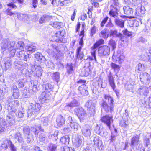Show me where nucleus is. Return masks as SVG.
I'll use <instances>...</instances> for the list:
<instances>
[{
    "mask_svg": "<svg viewBox=\"0 0 151 151\" xmlns=\"http://www.w3.org/2000/svg\"><path fill=\"white\" fill-rule=\"evenodd\" d=\"M118 9L117 7H114L112 5H110V10L109 12V15L115 18L117 17L118 15Z\"/></svg>",
    "mask_w": 151,
    "mask_h": 151,
    "instance_id": "obj_19",
    "label": "nucleus"
},
{
    "mask_svg": "<svg viewBox=\"0 0 151 151\" xmlns=\"http://www.w3.org/2000/svg\"><path fill=\"white\" fill-rule=\"evenodd\" d=\"M11 141L6 140L4 141L1 145V149L4 150L7 149Z\"/></svg>",
    "mask_w": 151,
    "mask_h": 151,
    "instance_id": "obj_42",
    "label": "nucleus"
},
{
    "mask_svg": "<svg viewBox=\"0 0 151 151\" xmlns=\"http://www.w3.org/2000/svg\"><path fill=\"white\" fill-rule=\"evenodd\" d=\"M99 36L104 39L107 38L108 37V34L107 33L106 29H104L102 30L99 34Z\"/></svg>",
    "mask_w": 151,
    "mask_h": 151,
    "instance_id": "obj_52",
    "label": "nucleus"
},
{
    "mask_svg": "<svg viewBox=\"0 0 151 151\" xmlns=\"http://www.w3.org/2000/svg\"><path fill=\"white\" fill-rule=\"evenodd\" d=\"M108 81L110 85L113 90L114 91L116 96H118L119 94V92L116 90L115 89L116 85L114 81V78L113 77L111 73H110L108 76Z\"/></svg>",
    "mask_w": 151,
    "mask_h": 151,
    "instance_id": "obj_10",
    "label": "nucleus"
},
{
    "mask_svg": "<svg viewBox=\"0 0 151 151\" xmlns=\"http://www.w3.org/2000/svg\"><path fill=\"white\" fill-rule=\"evenodd\" d=\"M50 19L49 16L47 15H44L42 16L39 20V22L41 23H45L47 21H48Z\"/></svg>",
    "mask_w": 151,
    "mask_h": 151,
    "instance_id": "obj_48",
    "label": "nucleus"
},
{
    "mask_svg": "<svg viewBox=\"0 0 151 151\" xmlns=\"http://www.w3.org/2000/svg\"><path fill=\"white\" fill-rule=\"evenodd\" d=\"M120 52V51H117L116 54L113 55L112 58L113 59H115L117 62L119 64H121L124 61V56Z\"/></svg>",
    "mask_w": 151,
    "mask_h": 151,
    "instance_id": "obj_17",
    "label": "nucleus"
},
{
    "mask_svg": "<svg viewBox=\"0 0 151 151\" xmlns=\"http://www.w3.org/2000/svg\"><path fill=\"white\" fill-rule=\"evenodd\" d=\"M22 96L24 98H29L32 96L33 94L32 91L29 89V88L24 89L22 91Z\"/></svg>",
    "mask_w": 151,
    "mask_h": 151,
    "instance_id": "obj_26",
    "label": "nucleus"
},
{
    "mask_svg": "<svg viewBox=\"0 0 151 151\" xmlns=\"http://www.w3.org/2000/svg\"><path fill=\"white\" fill-rule=\"evenodd\" d=\"M11 91L12 95L14 99H17L19 96L20 93L19 90L18 89L15 83L13 84L11 87Z\"/></svg>",
    "mask_w": 151,
    "mask_h": 151,
    "instance_id": "obj_14",
    "label": "nucleus"
},
{
    "mask_svg": "<svg viewBox=\"0 0 151 151\" xmlns=\"http://www.w3.org/2000/svg\"><path fill=\"white\" fill-rule=\"evenodd\" d=\"M52 49L47 50V52L50 56L53 57L56 55V52H59V51L56 42L52 44L51 45Z\"/></svg>",
    "mask_w": 151,
    "mask_h": 151,
    "instance_id": "obj_11",
    "label": "nucleus"
},
{
    "mask_svg": "<svg viewBox=\"0 0 151 151\" xmlns=\"http://www.w3.org/2000/svg\"><path fill=\"white\" fill-rule=\"evenodd\" d=\"M39 130L41 131H44V129L42 128L41 126H39L37 127H34L31 128V131L34 133L35 137L37 136L39 132Z\"/></svg>",
    "mask_w": 151,
    "mask_h": 151,
    "instance_id": "obj_33",
    "label": "nucleus"
},
{
    "mask_svg": "<svg viewBox=\"0 0 151 151\" xmlns=\"http://www.w3.org/2000/svg\"><path fill=\"white\" fill-rule=\"evenodd\" d=\"M62 37H65V31L64 30L59 31L55 34L54 37V40L56 42H61L62 40V38L59 37V36Z\"/></svg>",
    "mask_w": 151,
    "mask_h": 151,
    "instance_id": "obj_12",
    "label": "nucleus"
},
{
    "mask_svg": "<svg viewBox=\"0 0 151 151\" xmlns=\"http://www.w3.org/2000/svg\"><path fill=\"white\" fill-rule=\"evenodd\" d=\"M43 91L50 93L52 90L53 87L50 83H45L42 85Z\"/></svg>",
    "mask_w": 151,
    "mask_h": 151,
    "instance_id": "obj_30",
    "label": "nucleus"
},
{
    "mask_svg": "<svg viewBox=\"0 0 151 151\" xmlns=\"http://www.w3.org/2000/svg\"><path fill=\"white\" fill-rule=\"evenodd\" d=\"M23 48H24V47ZM22 50H21L19 51V52H17V56L19 59L27 62L29 60L30 55L27 53V52L22 50ZM18 50H20L17 49L16 51Z\"/></svg>",
    "mask_w": 151,
    "mask_h": 151,
    "instance_id": "obj_6",
    "label": "nucleus"
},
{
    "mask_svg": "<svg viewBox=\"0 0 151 151\" xmlns=\"http://www.w3.org/2000/svg\"><path fill=\"white\" fill-rule=\"evenodd\" d=\"M4 61L6 69H7L10 68L12 64L11 58L9 57H5L4 59Z\"/></svg>",
    "mask_w": 151,
    "mask_h": 151,
    "instance_id": "obj_34",
    "label": "nucleus"
},
{
    "mask_svg": "<svg viewBox=\"0 0 151 151\" xmlns=\"http://www.w3.org/2000/svg\"><path fill=\"white\" fill-rule=\"evenodd\" d=\"M83 139L82 137L78 135L74 140V145L77 148H79L81 147Z\"/></svg>",
    "mask_w": 151,
    "mask_h": 151,
    "instance_id": "obj_23",
    "label": "nucleus"
},
{
    "mask_svg": "<svg viewBox=\"0 0 151 151\" xmlns=\"http://www.w3.org/2000/svg\"><path fill=\"white\" fill-rule=\"evenodd\" d=\"M90 74V70L89 68H85L82 69L81 75L82 76H87Z\"/></svg>",
    "mask_w": 151,
    "mask_h": 151,
    "instance_id": "obj_41",
    "label": "nucleus"
},
{
    "mask_svg": "<svg viewBox=\"0 0 151 151\" xmlns=\"http://www.w3.org/2000/svg\"><path fill=\"white\" fill-rule=\"evenodd\" d=\"M46 65L48 68L51 69L54 68V65L53 63L52 60H49L48 61L46 64Z\"/></svg>",
    "mask_w": 151,
    "mask_h": 151,
    "instance_id": "obj_64",
    "label": "nucleus"
},
{
    "mask_svg": "<svg viewBox=\"0 0 151 151\" xmlns=\"http://www.w3.org/2000/svg\"><path fill=\"white\" fill-rule=\"evenodd\" d=\"M138 70L139 71H144L145 70L146 68L144 65L139 63L137 66Z\"/></svg>",
    "mask_w": 151,
    "mask_h": 151,
    "instance_id": "obj_62",
    "label": "nucleus"
},
{
    "mask_svg": "<svg viewBox=\"0 0 151 151\" xmlns=\"http://www.w3.org/2000/svg\"><path fill=\"white\" fill-rule=\"evenodd\" d=\"M25 49L30 53H32L36 50V47L33 45H27L25 47Z\"/></svg>",
    "mask_w": 151,
    "mask_h": 151,
    "instance_id": "obj_40",
    "label": "nucleus"
},
{
    "mask_svg": "<svg viewBox=\"0 0 151 151\" xmlns=\"http://www.w3.org/2000/svg\"><path fill=\"white\" fill-rule=\"evenodd\" d=\"M115 24L117 26L122 28L124 27L125 21L118 17L116 18L114 20Z\"/></svg>",
    "mask_w": 151,
    "mask_h": 151,
    "instance_id": "obj_29",
    "label": "nucleus"
},
{
    "mask_svg": "<svg viewBox=\"0 0 151 151\" xmlns=\"http://www.w3.org/2000/svg\"><path fill=\"white\" fill-rule=\"evenodd\" d=\"M96 79L98 82V86L100 87L105 88L106 87V84L105 83H103L102 80L101 78H97Z\"/></svg>",
    "mask_w": 151,
    "mask_h": 151,
    "instance_id": "obj_51",
    "label": "nucleus"
},
{
    "mask_svg": "<svg viewBox=\"0 0 151 151\" xmlns=\"http://www.w3.org/2000/svg\"><path fill=\"white\" fill-rule=\"evenodd\" d=\"M112 117L108 115H105L102 117L101 118V121L107 125L109 129L111 127V120Z\"/></svg>",
    "mask_w": 151,
    "mask_h": 151,
    "instance_id": "obj_22",
    "label": "nucleus"
},
{
    "mask_svg": "<svg viewBox=\"0 0 151 151\" xmlns=\"http://www.w3.org/2000/svg\"><path fill=\"white\" fill-rule=\"evenodd\" d=\"M14 64L15 65V69H17L20 70H22L25 69L26 67H27L28 64L27 63L23 64L21 61H19L18 60H16L14 62Z\"/></svg>",
    "mask_w": 151,
    "mask_h": 151,
    "instance_id": "obj_21",
    "label": "nucleus"
},
{
    "mask_svg": "<svg viewBox=\"0 0 151 151\" xmlns=\"http://www.w3.org/2000/svg\"><path fill=\"white\" fill-rule=\"evenodd\" d=\"M91 130V127L87 124L83 126L81 129L82 134L86 137H89L90 136Z\"/></svg>",
    "mask_w": 151,
    "mask_h": 151,
    "instance_id": "obj_13",
    "label": "nucleus"
},
{
    "mask_svg": "<svg viewBox=\"0 0 151 151\" xmlns=\"http://www.w3.org/2000/svg\"><path fill=\"white\" fill-rule=\"evenodd\" d=\"M25 81V79H19L17 81L19 88H21L24 86V83Z\"/></svg>",
    "mask_w": 151,
    "mask_h": 151,
    "instance_id": "obj_60",
    "label": "nucleus"
},
{
    "mask_svg": "<svg viewBox=\"0 0 151 151\" xmlns=\"http://www.w3.org/2000/svg\"><path fill=\"white\" fill-rule=\"evenodd\" d=\"M57 145L52 143L48 145L47 150L48 151H56Z\"/></svg>",
    "mask_w": 151,
    "mask_h": 151,
    "instance_id": "obj_47",
    "label": "nucleus"
},
{
    "mask_svg": "<svg viewBox=\"0 0 151 151\" xmlns=\"http://www.w3.org/2000/svg\"><path fill=\"white\" fill-rule=\"evenodd\" d=\"M62 23L61 22H51L50 23V24L52 26L55 28L57 29H59L62 25Z\"/></svg>",
    "mask_w": 151,
    "mask_h": 151,
    "instance_id": "obj_46",
    "label": "nucleus"
},
{
    "mask_svg": "<svg viewBox=\"0 0 151 151\" xmlns=\"http://www.w3.org/2000/svg\"><path fill=\"white\" fill-rule=\"evenodd\" d=\"M12 2L7 4L8 6L9 7L10 9H15L17 8L16 6L13 3L18 1V3L22 4L24 0H12Z\"/></svg>",
    "mask_w": 151,
    "mask_h": 151,
    "instance_id": "obj_37",
    "label": "nucleus"
},
{
    "mask_svg": "<svg viewBox=\"0 0 151 151\" xmlns=\"http://www.w3.org/2000/svg\"><path fill=\"white\" fill-rule=\"evenodd\" d=\"M8 112L6 122L3 119H0V132L4 131L6 128L10 127L15 122V113L11 110H9Z\"/></svg>",
    "mask_w": 151,
    "mask_h": 151,
    "instance_id": "obj_2",
    "label": "nucleus"
},
{
    "mask_svg": "<svg viewBox=\"0 0 151 151\" xmlns=\"http://www.w3.org/2000/svg\"><path fill=\"white\" fill-rule=\"evenodd\" d=\"M101 107V111L103 110H105L106 112L109 111V107L107 103L104 101L102 100V102L100 104Z\"/></svg>",
    "mask_w": 151,
    "mask_h": 151,
    "instance_id": "obj_39",
    "label": "nucleus"
},
{
    "mask_svg": "<svg viewBox=\"0 0 151 151\" xmlns=\"http://www.w3.org/2000/svg\"><path fill=\"white\" fill-rule=\"evenodd\" d=\"M41 106L39 103H31L27 110V116H35L39 114Z\"/></svg>",
    "mask_w": 151,
    "mask_h": 151,
    "instance_id": "obj_3",
    "label": "nucleus"
},
{
    "mask_svg": "<svg viewBox=\"0 0 151 151\" xmlns=\"http://www.w3.org/2000/svg\"><path fill=\"white\" fill-rule=\"evenodd\" d=\"M51 76L54 80H55L57 82H58L59 80V74L58 72H55L52 74Z\"/></svg>",
    "mask_w": 151,
    "mask_h": 151,
    "instance_id": "obj_55",
    "label": "nucleus"
},
{
    "mask_svg": "<svg viewBox=\"0 0 151 151\" xmlns=\"http://www.w3.org/2000/svg\"><path fill=\"white\" fill-rule=\"evenodd\" d=\"M96 104L93 102L92 100L88 101L86 104L85 106L87 108L89 109L92 112H94L95 111Z\"/></svg>",
    "mask_w": 151,
    "mask_h": 151,
    "instance_id": "obj_25",
    "label": "nucleus"
},
{
    "mask_svg": "<svg viewBox=\"0 0 151 151\" xmlns=\"http://www.w3.org/2000/svg\"><path fill=\"white\" fill-rule=\"evenodd\" d=\"M7 102L9 103L8 110H11L15 113L19 106V101L17 100H14L11 96H9L8 97Z\"/></svg>",
    "mask_w": 151,
    "mask_h": 151,
    "instance_id": "obj_5",
    "label": "nucleus"
},
{
    "mask_svg": "<svg viewBox=\"0 0 151 151\" xmlns=\"http://www.w3.org/2000/svg\"><path fill=\"white\" fill-rule=\"evenodd\" d=\"M109 45L111 46L114 50L115 49L116 47V43L115 40H113L112 39H111L110 40L109 42Z\"/></svg>",
    "mask_w": 151,
    "mask_h": 151,
    "instance_id": "obj_59",
    "label": "nucleus"
},
{
    "mask_svg": "<svg viewBox=\"0 0 151 151\" xmlns=\"http://www.w3.org/2000/svg\"><path fill=\"white\" fill-rule=\"evenodd\" d=\"M65 119L62 116L60 115L58 116L56 119L58 127H60L63 125L65 123Z\"/></svg>",
    "mask_w": 151,
    "mask_h": 151,
    "instance_id": "obj_28",
    "label": "nucleus"
},
{
    "mask_svg": "<svg viewBox=\"0 0 151 151\" xmlns=\"http://www.w3.org/2000/svg\"><path fill=\"white\" fill-rule=\"evenodd\" d=\"M139 136L138 135H136L132 138L131 143V146L132 148H134L135 146L138 145L139 144Z\"/></svg>",
    "mask_w": 151,
    "mask_h": 151,
    "instance_id": "obj_32",
    "label": "nucleus"
},
{
    "mask_svg": "<svg viewBox=\"0 0 151 151\" xmlns=\"http://www.w3.org/2000/svg\"><path fill=\"white\" fill-rule=\"evenodd\" d=\"M104 42V40L102 39H100L98 40L91 47L92 51L91 52L92 57H89L86 59L85 61V63L88 62L90 63V60H95L96 61V49L99 47L100 45L103 44Z\"/></svg>",
    "mask_w": 151,
    "mask_h": 151,
    "instance_id": "obj_4",
    "label": "nucleus"
},
{
    "mask_svg": "<svg viewBox=\"0 0 151 151\" xmlns=\"http://www.w3.org/2000/svg\"><path fill=\"white\" fill-rule=\"evenodd\" d=\"M110 2L111 3V5H112L114 7H116L118 8L121 6L118 0H110Z\"/></svg>",
    "mask_w": 151,
    "mask_h": 151,
    "instance_id": "obj_49",
    "label": "nucleus"
},
{
    "mask_svg": "<svg viewBox=\"0 0 151 151\" xmlns=\"http://www.w3.org/2000/svg\"><path fill=\"white\" fill-rule=\"evenodd\" d=\"M124 13L127 15H131L133 13V9L128 6H124L123 8Z\"/></svg>",
    "mask_w": 151,
    "mask_h": 151,
    "instance_id": "obj_43",
    "label": "nucleus"
},
{
    "mask_svg": "<svg viewBox=\"0 0 151 151\" xmlns=\"http://www.w3.org/2000/svg\"><path fill=\"white\" fill-rule=\"evenodd\" d=\"M95 132L99 135L103 136H104V129L103 128L98 126H96L95 129Z\"/></svg>",
    "mask_w": 151,
    "mask_h": 151,
    "instance_id": "obj_36",
    "label": "nucleus"
},
{
    "mask_svg": "<svg viewBox=\"0 0 151 151\" xmlns=\"http://www.w3.org/2000/svg\"><path fill=\"white\" fill-rule=\"evenodd\" d=\"M25 138L26 142L28 143H29L34 140L33 135L32 134L25 135Z\"/></svg>",
    "mask_w": 151,
    "mask_h": 151,
    "instance_id": "obj_50",
    "label": "nucleus"
},
{
    "mask_svg": "<svg viewBox=\"0 0 151 151\" xmlns=\"http://www.w3.org/2000/svg\"><path fill=\"white\" fill-rule=\"evenodd\" d=\"M151 77L150 75L147 73L144 72L142 73L140 75V80L141 82L145 83L148 84L150 83Z\"/></svg>",
    "mask_w": 151,
    "mask_h": 151,
    "instance_id": "obj_16",
    "label": "nucleus"
},
{
    "mask_svg": "<svg viewBox=\"0 0 151 151\" xmlns=\"http://www.w3.org/2000/svg\"><path fill=\"white\" fill-rule=\"evenodd\" d=\"M37 81H35V82H33L32 83V82H31V86H29V89L32 91V92L33 93V92H36L38 90V86L37 84Z\"/></svg>",
    "mask_w": 151,
    "mask_h": 151,
    "instance_id": "obj_35",
    "label": "nucleus"
},
{
    "mask_svg": "<svg viewBox=\"0 0 151 151\" xmlns=\"http://www.w3.org/2000/svg\"><path fill=\"white\" fill-rule=\"evenodd\" d=\"M30 131H31V129H30L29 127L27 126L24 127L23 129V132L24 136L31 134L30 132Z\"/></svg>",
    "mask_w": 151,
    "mask_h": 151,
    "instance_id": "obj_56",
    "label": "nucleus"
},
{
    "mask_svg": "<svg viewBox=\"0 0 151 151\" xmlns=\"http://www.w3.org/2000/svg\"><path fill=\"white\" fill-rule=\"evenodd\" d=\"M51 94L50 93L46 92L43 91L39 97V99L40 102L42 103H47L50 99Z\"/></svg>",
    "mask_w": 151,
    "mask_h": 151,
    "instance_id": "obj_9",
    "label": "nucleus"
},
{
    "mask_svg": "<svg viewBox=\"0 0 151 151\" xmlns=\"http://www.w3.org/2000/svg\"><path fill=\"white\" fill-rule=\"evenodd\" d=\"M69 138L68 135H66L62 137L60 139V142L62 144L65 145H68L69 142Z\"/></svg>",
    "mask_w": 151,
    "mask_h": 151,
    "instance_id": "obj_44",
    "label": "nucleus"
},
{
    "mask_svg": "<svg viewBox=\"0 0 151 151\" xmlns=\"http://www.w3.org/2000/svg\"><path fill=\"white\" fill-rule=\"evenodd\" d=\"M110 35L112 36L113 37H118L121 40H122L123 38L124 37V36L122 34L118 32L116 30H111Z\"/></svg>",
    "mask_w": 151,
    "mask_h": 151,
    "instance_id": "obj_31",
    "label": "nucleus"
},
{
    "mask_svg": "<svg viewBox=\"0 0 151 151\" xmlns=\"http://www.w3.org/2000/svg\"><path fill=\"white\" fill-rule=\"evenodd\" d=\"M75 111L81 121L86 118L87 114L86 111L82 107L75 109Z\"/></svg>",
    "mask_w": 151,
    "mask_h": 151,
    "instance_id": "obj_7",
    "label": "nucleus"
},
{
    "mask_svg": "<svg viewBox=\"0 0 151 151\" xmlns=\"http://www.w3.org/2000/svg\"><path fill=\"white\" fill-rule=\"evenodd\" d=\"M46 135L43 133L40 134L39 137V140L41 142H45L46 139Z\"/></svg>",
    "mask_w": 151,
    "mask_h": 151,
    "instance_id": "obj_63",
    "label": "nucleus"
},
{
    "mask_svg": "<svg viewBox=\"0 0 151 151\" xmlns=\"http://www.w3.org/2000/svg\"><path fill=\"white\" fill-rule=\"evenodd\" d=\"M138 91L140 94L142 93L144 96H147L149 93V90L147 87L143 86L139 89Z\"/></svg>",
    "mask_w": 151,
    "mask_h": 151,
    "instance_id": "obj_38",
    "label": "nucleus"
},
{
    "mask_svg": "<svg viewBox=\"0 0 151 151\" xmlns=\"http://www.w3.org/2000/svg\"><path fill=\"white\" fill-rule=\"evenodd\" d=\"M34 68L32 70V72L35 76L38 78L40 77L42 74V69L40 65H35L34 66Z\"/></svg>",
    "mask_w": 151,
    "mask_h": 151,
    "instance_id": "obj_15",
    "label": "nucleus"
},
{
    "mask_svg": "<svg viewBox=\"0 0 151 151\" xmlns=\"http://www.w3.org/2000/svg\"><path fill=\"white\" fill-rule=\"evenodd\" d=\"M17 14L18 17L20 19L23 21H25V20H27L28 18V16L25 14H19L17 13Z\"/></svg>",
    "mask_w": 151,
    "mask_h": 151,
    "instance_id": "obj_57",
    "label": "nucleus"
},
{
    "mask_svg": "<svg viewBox=\"0 0 151 151\" xmlns=\"http://www.w3.org/2000/svg\"><path fill=\"white\" fill-rule=\"evenodd\" d=\"M14 138L17 139L19 142H22L23 138L20 132H18L15 133L14 136Z\"/></svg>",
    "mask_w": 151,
    "mask_h": 151,
    "instance_id": "obj_54",
    "label": "nucleus"
},
{
    "mask_svg": "<svg viewBox=\"0 0 151 151\" xmlns=\"http://www.w3.org/2000/svg\"><path fill=\"white\" fill-rule=\"evenodd\" d=\"M145 12L144 7H138L136 9L134 13L135 17H142V15L145 14Z\"/></svg>",
    "mask_w": 151,
    "mask_h": 151,
    "instance_id": "obj_24",
    "label": "nucleus"
},
{
    "mask_svg": "<svg viewBox=\"0 0 151 151\" xmlns=\"http://www.w3.org/2000/svg\"><path fill=\"white\" fill-rule=\"evenodd\" d=\"M69 125L72 129H74V131H77L80 128V126L79 124L74 121L69 123Z\"/></svg>",
    "mask_w": 151,
    "mask_h": 151,
    "instance_id": "obj_45",
    "label": "nucleus"
},
{
    "mask_svg": "<svg viewBox=\"0 0 151 151\" xmlns=\"http://www.w3.org/2000/svg\"><path fill=\"white\" fill-rule=\"evenodd\" d=\"M58 132L57 131L55 132L54 133L50 132L49 134L48 137L50 139H52L56 140L58 139L57 135Z\"/></svg>",
    "mask_w": 151,
    "mask_h": 151,
    "instance_id": "obj_58",
    "label": "nucleus"
},
{
    "mask_svg": "<svg viewBox=\"0 0 151 151\" xmlns=\"http://www.w3.org/2000/svg\"><path fill=\"white\" fill-rule=\"evenodd\" d=\"M67 72L69 74L72 73L73 71V65L68 63L67 65Z\"/></svg>",
    "mask_w": 151,
    "mask_h": 151,
    "instance_id": "obj_53",
    "label": "nucleus"
},
{
    "mask_svg": "<svg viewBox=\"0 0 151 151\" xmlns=\"http://www.w3.org/2000/svg\"><path fill=\"white\" fill-rule=\"evenodd\" d=\"M111 66L112 68L114 69L115 72H118L120 70V67L115 63H112Z\"/></svg>",
    "mask_w": 151,
    "mask_h": 151,
    "instance_id": "obj_61",
    "label": "nucleus"
},
{
    "mask_svg": "<svg viewBox=\"0 0 151 151\" xmlns=\"http://www.w3.org/2000/svg\"><path fill=\"white\" fill-rule=\"evenodd\" d=\"M35 60L41 63H44L46 59L40 53L37 52L34 54Z\"/></svg>",
    "mask_w": 151,
    "mask_h": 151,
    "instance_id": "obj_27",
    "label": "nucleus"
},
{
    "mask_svg": "<svg viewBox=\"0 0 151 151\" xmlns=\"http://www.w3.org/2000/svg\"><path fill=\"white\" fill-rule=\"evenodd\" d=\"M110 53V48L106 46L100 47L98 50V55L99 56L103 57L109 55Z\"/></svg>",
    "mask_w": 151,
    "mask_h": 151,
    "instance_id": "obj_8",
    "label": "nucleus"
},
{
    "mask_svg": "<svg viewBox=\"0 0 151 151\" xmlns=\"http://www.w3.org/2000/svg\"><path fill=\"white\" fill-rule=\"evenodd\" d=\"M79 105V104L77 101L76 99H74L71 102L66 103L65 106V110H69L72 108L77 106Z\"/></svg>",
    "mask_w": 151,
    "mask_h": 151,
    "instance_id": "obj_18",
    "label": "nucleus"
},
{
    "mask_svg": "<svg viewBox=\"0 0 151 151\" xmlns=\"http://www.w3.org/2000/svg\"><path fill=\"white\" fill-rule=\"evenodd\" d=\"M78 90L79 93L83 96H87L88 94V86L85 84L80 86L78 88Z\"/></svg>",
    "mask_w": 151,
    "mask_h": 151,
    "instance_id": "obj_20",
    "label": "nucleus"
},
{
    "mask_svg": "<svg viewBox=\"0 0 151 151\" xmlns=\"http://www.w3.org/2000/svg\"><path fill=\"white\" fill-rule=\"evenodd\" d=\"M24 45V43L22 41L16 43L14 41H11L9 39H5L2 40L1 47L3 52L8 49L9 52V56L13 57L15 55L16 50H22Z\"/></svg>",
    "mask_w": 151,
    "mask_h": 151,
    "instance_id": "obj_1",
    "label": "nucleus"
}]
</instances>
